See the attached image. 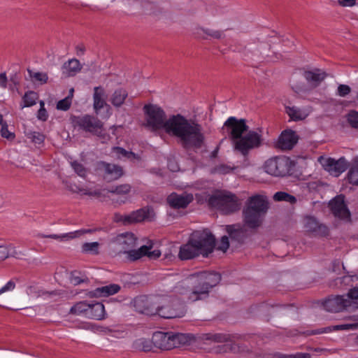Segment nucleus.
<instances>
[{
  "label": "nucleus",
  "instance_id": "obj_1",
  "mask_svg": "<svg viewBox=\"0 0 358 358\" xmlns=\"http://www.w3.org/2000/svg\"><path fill=\"white\" fill-rule=\"evenodd\" d=\"M220 280V275L215 272L194 273L177 283L170 295L141 296L134 300V306L137 311L146 315H158L167 319L180 317L184 314L183 308L177 303L171 307L173 298L187 303L204 299L208 296L209 289Z\"/></svg>",
  "mask_w": 358,
  "mask_h": 358
},
{
  "label": "nucleus",
  "instance_id": "obj_2",
  "mask_svg": "<svg viewBox=\"0 0 358 358\" xmlns=\"http://www.w3.org/2000/svg\"><path fill=\"white\" fill-rule=\"evenodd\" d=\"M164 132L178 138L187 146H201L204 140L201 126L180 114L169 116Z\"/></svg>",
  "mask_w": 358,
  "mask_h": 358
},
{
  "label": "nucleus",
  "instance_id": "obj_3",
  "mask_svg": "<svg viewBox=\"0 0 358 358\" xmlns=\"http://www.w3.org/2000/svg\"><path fill=\"white\" fill-rule=\"evenodd\" d=\"M224 127L230 134L235 148L243 154L258 147L261 143L259 132L248 131V127L243 120L231 117L225 122Z\"/></svg>",
  "mask_w": 358,
  "mask_h": 358
},
{
  "label": "nucleus",
  "instance_id": "obj_4",
  "mask_svg": "<svg viewBox=\"0 0 358 358\" xmlns=\"http://www.w3.org/2000/svg\"><path fill=\"white\" fill-rule=\"evenodd\" d=\"M114 244L118 252L125 254L127 258L131 261H135L145 256L150 259H156L162 255L161 250L155 247L152 243L135 250L137 238L132 233L127 232L118 235L114 241Z\"/></svg>",
  "mask_w": 358,
  "mask_h": 358
},
{
  "label": "nucleus",
  "instance_id": "obj_5",
  "mask_svg": "<svg viewBox=\"0 0 358 358\" xmlns=\"http://www.w3.org/2000/svg\"><path fill=\"white\" fill-rule=\"evenodd\" d=\"M215 247V238L208 231H196L189 241L182 245L178 257L182 260L192 259L199 255L208 256Z\"/></svg>",
  "mask_w": 358,
  "mask_h": 358
},
{
  "label": "nucleus",
  "instance_id": "obj_6",
  "mask_svg": "<svg viewBox=\"0 0 358 358\" xmlns=\"http://www.w3.org/2000/svg\"><path fill=\"white\" fill-rule=\"evenodd\" d=\"M267 209L268 202L266 196L257 194L250 197L243 210L245 226L250 229L259 227Z\"/></svg>",
  "mask_w": 358,
  "mask_h": 358
},
{
  "label": "nucleus",
  "instance_id": "obj_7",
  "mask_svg": "<svg viewBox=\"0 0 358 358\" xmlns=\"http://www.w3.org/2000/svg\"><path fill=\"white\" fill-rule=\"evenodd\" d=\"M323 307L329 312L358 308V287L351 289L346 295L329 298L323 303Z\"/></svg>",
  "mask_w": 358,
  "mask_h": 358
},
{
  "label": "nucleus",
  "instance_id": "obj_8",
  "mask_svg": "<svg viewBox=\"0 0 358 358\" xmlns=\"http://www.w3.org/2000/svg\"><path fill=\"white\" fill-rule=\"evenodd\" d=\"M145 113L144 126L149 130L161 134L164 132L166 127L165 112L157 105H146L143 108Z\"/></svg>",
  "mask_w": 358,
  "mask_h": 358
},
{
  "label": "nucleus",
  "instance_id": "obj_9",
  "mask_svg": "<svg viewBox=\"0 0 358 358\" xmlns=\"http://www.w3.org/2000/svg\"><path fill=\"white\" fill-rule=\"evenodd\" d=\"M206 201L210 206L226 214L238 210L241 206L238 198L227 191H217Z\"/></svg>",
  "mask_w": 358,
  "mask_h": 358
},
{
  "label": "nucleus",
  "instance_id": "obj_10",
  "mask_svg": "<svg viewBox=\"0 0 358 358\" xmlns=\"http://www.w3.org/2000/svg\"><path fill=\"white\" fill-rule=\"evenodd\" d=\"M292 162L286 157H275L267 159L264 164L265 172L272 176L284 177L292 169Z\"/></svg>",
  "mask_w": 358,
  "mask_h": 358
},
{
  "label": "nucleus",
  "instance_id": "obj_11",
  "mask_svg": "<svg viewBox=\"0 0 358 358\" xmlns=\"http://www.w3.org/2000/svg\"><path fill=\"white\" fill-rule=\"evenodd\" d=\"M72 124L76 128L83 129L99 136H101L103 130L102 122L95 117L89 115L73 117Z\"/></svg>",
  "mask_w": 358,
  "mask_h": 358
},
{
  "label": "nucleus",
  "instance_id": "obj_12",
  "mask_svg": "<svg viewBox=\"0 0 358 358\" xmlns=\"http://www.w3.org/2000/svg\"><path fill=\"white\" fill-rule=\"evenodd\" d=\"M185 338L183 334H173L171 332H155L152 336L155 346L162 350H170L176 348Z\"/></svg>",
  "mask_w": 358,
  "mask_h": 358
},
{
  "label": "nucleus",
  "instance_id": "obj_13",
  "mask_svg": "<svg viewBox=\"0 0 358 358\" xmlns=\"http://www.w3.org/2000/svg\"><path fill=\"white\" fill-rule=\"evenodd\" d=\"M107 94L103 88L96 87L94 89L93 107L96 115L108 119L110 115V106L106 103Z\"/></svg>",
  "mask_w": 358,
  "mask_h": 358
},
{
  "label": "nucleus",
  "instance_id": "obj_14",
  "mask_svg": "<svg viewBox=\"0 0 358 358\" xmlns=\"http://www.w3.org/2000/svg\"><path fill=\"white\" fill-rule=\"evenodd\" d=\"M318 161L329 174L336 177L343 173L348 166V162L343 157L336 160L330 157H320Z\"/></svg>",
  "mask_w": 358,
  "mask_h": 358
},
{
  "label": "nucleus",
  "instance_id": "obj_15",
  "mask_svg": "<svg viewBox=\"0 0 358 358\" xmlns=\"http://www.w3.org/2000/svg\"><path fill=\"white\" fill-rule=\"evenodd\" d=\"M329 206L334 215L343 220H349L350 213L345 203L344 196L339 195L332 199Z\"/></svg>",
  "mask_w": 358,
  "mask_h": 358
},
{
  "label": "nucleus",
  "instance_id": "obj_16",
  "mask_svg": "<svg viewBox=\"0 0 358 358\" xmlns=\"http://www.w3.org/2000/svg\"><path fill=\"white\" fill-rule=\"evenodd\" d=\"M298 141V136L296 133L292 130H285L280 135L277 142L276 147L281 150H290Z\"/></svg>",
  "mask_w": 358,
  "mask_h": 358
},
{
  "label": "nucleus",
  "instance_id": "obj_17",
  "mask_svg": "<svg viewBox=\"0 0 358 358\" xmlns=\"http://www.w3.org/2000/svg\"><path fill=\"white\" fill-rule=\"evenodd\" d=\"M193 199L192 194H178L172 193L167 197V202L173 208H185L193 201Z\"/></svg>",
  "mask_w": 358,
  "mask_h": 358
},
{
  "label": "nucleus",
  "instance_id": "obj_18",
  "mask_svg": "<svg viewBox=\"0 0 358 358\" xmlns=\"http://www.w3.org/2000/svg\"><path fill=\"white\" fill-rule=\"evenodd\" d=\"M131 190V187L128 184L120 185L119 186L115 187V188H112L110 190H103V193L98 191H92L86 189H80L79 190V193L82 195H88L92 196H97L100 197L101 194L105 195L106 194L111 193L116 194L117 195H124L127 194Z\"/></svg>",
  "mask_w": 358,
  "mask_h": 358
},
{
  "label": "nucleus",
  "instance_id": "obj_19",
  "mask_svg": "<svg viewBox=\"0 0 358 358\" xmlns=\"http://www.w3.org/2000/svg\"><path fill=\"white\" fill-rule=\"evenodd\" d=\"M304 228L307 232L315 236H324L328 234V229L325 225L320 224L313 217H307L304 219Z\"/></svg>",
  "mask_w": 358,
  "mask_h": 358
},
{
  "label": "nucleus",
  "instance_id": "obj_20",
  "mask_svg": "<svg viewBox=\"0 0 358 358\" xmlns=\"http://www.w3.org/2000/svg\"><path fill=\"white\" fill-rule=\"evenodd\" d=\"M100 169L103 171L104 178L108 181L117 180L123 174L122 168L115 164L102 162Z\"/></svg>",
  "mask_w": 358,
  "mask_h": 358
},
{
  "label": "nucleus",
  "instance_id": "obj_21",
  "mask_svg": "<svg viewBox=\"0 0 358 358\" xmlns=\"http://www.w3.org/2000/svg\"><path fill=\"white\" fill-rule=\"evenodd\" d=\"M154 217V210L151 207L147 206L132 212L127 216V220L129 222H142L151 220Z\"/></svg>",
  "mask_w": 358,
  "mask_h": 358
},
{
  "label": "nucleus",
  "instance_id": "obj_22",
  "mask_svg": "<svg viewBox=\"0 0 358 358\" xmlns=\"http://www.w3.org/2000/svg\"><path fill=\"white\" fill-rule=\"evenodd\" d=\"M87 312L89 319L101 320L106 317L105 307L101 303L90 302Z\"/></svg>",
  "mask_w": 358,
  "mask_h": 358
},
{
  "label": "nucleus",
  "instance_id": "obj_23",
  "mask_svg": "<svg viewBox=\"0 0 358 358\" xmlns=\"http://www.w3.org/2000/svg\"><path fill=\"white\" fill-rule=\"evenodd\" d=\"M286 112L289 117L295 121L306 119L311 112L310 107L297 108L296 106L287 107Z\"/></svg>",
  "mask_w": 358,
  "mask_h": 358
},
{
  "label": "nucleus",
  "instance_id": "obj_24",
  "mask_svg": "<svg viewBox=\"0 0 358 358\" xmlns=\"http://www.w3.org/2000/svg\"><path fill=\"white\" fill-rule=\"evenodd\" d=\"M195 34L203 39H221L224 36L223 31L203 27L196 28Z\"/></svg>",
  "mask_w": 358,
  "mask_h": 358
},
{
  "label": "nucleus",
  "instance_id": "obj_25",
  "mask_svg": "<svg viewBox=\"0 0 358 358\" xmlns=\"http://www.w3.org/2000/svg\"><path fill=\"white\" fill-rule=\"evenodd\" d=\"M82 65L76 59H71L62 66V74L66 77L73 76L80 71Z\"/></svg>",
  "mask_w": 358,
  "mask_h": 358
},
{
  "label": "nucleus",
  "instance_id": "obj_26",
  "mask_svg": "<svg viewBox=\"0 0 358 358\" xmlns=\"http://www.w3.org/2000/svg\"><path fill=\"white\" fill-rule=\"evenodd\" d=\"M110 155L113 158L122 160H130L131 162H134L138 159L134 153L127 151L120 147H114L110 152Z\"/></svg>",
  "mask_w": 358,
  "mask_h": 358
},
{
  "label": "nucleus",
  "instance_id": "obj_27",
  "mask_svg": "<svg viewBox=\"0 0 358 358\" xmlns=\"http://www.w3.org/2000/svg\"><path fill=\"white\" fill-rule=\"evenodd\" d=\"M227 231L229 237L237 241H241L247 235L246 230L240 224H234L227 227Z\"/></svg>",
  "mask_w": 358,
  "mask_h": 358
},
{
  "label": "nucleus",
  "instance_id": "obj_28",
  "mask_svg": "<svg viewBox=\"0 0 358 358\" xmlns=\"http://www.w3.org/2000/svg\"><path fill=\"white\" fill-rule=\"evenodd\" d=\"M120 289L119 285L112 284L96 289L94 295L96 297H106L117 293Z\"/></svg>",
  "mask_w": 358,
  "mask_h": 358
},
{
  "label": "nucleus",
  "instance_id": "obj_29",
  "mask_svg": "<svg viewBox=\"0 0 358 358\" xmlns=\"http://www.w3.org/2000/svg\"><path fill=\"white\" fill-rule=\"evenodd\" d=\"M325 73L320 70H314L305 73V78L307 81L312 85L316 86L322 80H324Z\"/></svg>",
  "mask_w": 358,
  "mask_h": 358
},
{
  "label": "nucleus",
  "instance_id": "obj_30",
  "mask_svg": "<svg viewBox=\"0 0 358 358\" xmlns=\"http://www.w3.org/2000/svg\"><path fill=\"white\" fill-rule=\"evenodd\" d=\"M127 92L122 88L117 89L110 96V102L115 107L121 106L126 98L127 97Z\"/></svg>",
  "mask_w": 358,
  "mask_h": 358
},
{
  "label": "nucleus",
  "instance_id": "obj_31",
  "mask_svg": "<svg viewBox=\"0 0 358 358\" xmlns=\"http://www.w3.org/2000/svg\"><path fill=\"white\" fill-rule=\"evenodd\" d=\"M90 308V302L80 301L75 303L70 309V313L88 318V308Z\"/></svg>",
  "mask_w": 358,
  "mask_h": 358
},
{
  "label": "nucleus",
  "instance_id": "obj_32",
  "mask_svg": "<svg viewBox=\"0 0 358 358\" xmlns=\"http://www.w3.org/2000/svg\"><path fill=\"white\" fill-rule=\"evenodd\" d=\"M153 341L145 338H140L135 340L133 343V348L139 350L148 352L153 348Z\"/></svg>",
  "mask_w": 358,
  "mask_h": 358
},
{
  "label": "nucleus",
  "instance_id": "obj_33",
  "mask_svg": "<svg viewBox=\"0 0 358 358\" xmlns=\"http://www.w3.org/2000/svg\"><path fill=\"white\" fill-rule=\"evenodd\" d=\"M348 178L351 184L358 185V157L352 161V164L348 173Z\"/></svg>",
  "mask_w": 358,
  "mask_h": 358
},
{
  "label": "nucleus",
  "instance_id": "obj_34",
  "mask_svg": "<svg viewBox=\"0 0 358 358\" xmlns=\"http://www.w3.org/2000/svg\"><path fill=\"white\" fill-rule=\"evenodd\" d=\"M350 320L352 322L351 323L342 324L335 325L332 327L334 330H355L358 329V317L356 316L351 317Z\"/></svg>",
  "mask_w": 358,
  "mask_h": 358
},
{
  "label": "nucleus",
  "instance_id": "obj_35",
  "mask_svg": "<svg viewBox=\"0 0 358 358\" xmlns=\"http://www.w3.org/2000/svg\"><path fill=\"white\" fill-rule=\"evenodd\" d=\"M89 232H92V230L91 229L79 230V231H76L73 232H70L68 234H64L62 235H57V234L48 235V236H45V237L51 238H54V239L73 238L77 237L78 236H80L85 233H89Z\"/></svg>",
  "mask_w": 358,
  "mask_h": 358
},
{
  "label": "nucleus",
  "instance_id": "obj_36",
  "mask_svg": "<svg viewBox=\"0 0 358 358\" xmlns=\"http://www.w3.org/2000/svg\"><path fill=\"white\" fill-rule=\"evenodd\" d=\"M28 72L32 81L36 83L42 85L48 81V77L45 73L31 70H29Z\"/></svg>",
  "mask_w": 358,
  "mask_h": 358
},
{
  "label": "nucleus",
  "instance_id": "obj_37",
  "mask_svg": "<svg viewBox=\"0 0 358 358\" xmlns=\"http://www.w3.org/2000/svg\"><path fill=\"white\" fill-rule=\"evenodd\" d=\"M38 95L36 92L30 91L27 92L23 96V104L22 108L30 107L36 103Z\"/></svg>",
  "mask_w": 358,
  "mask_h": 358
},
{
  "label": "nucleus",
  "instance_id": "obj_38",
  "mask_svg": "<svg viewBox=\"0 0 358 358\" xmlns=\"http://www.w3.org/2000/svg\"><path fill=\"white\" fill-rule=\"evenodd\" d=\"M273 199L277 201H287L290 203H294L296 201V198L284 192H278L273 195Z\"/></svg>",
  "mask_w": 358,
  "mask_h": 358
},
{
  "label": "nucleus",
  "instance_id": "obj_39",
  "mask_svg": "<svg viewBox=\"0 0 358 358\" xmlns=\"http://www.w3.org/2000/svg\"><path fill=\"white\" fill-rule=\"evenodd\" d=\"M206 339L210 340L215 343H224L230 339V336L224 334H208L206 336Z\"/></svg>",
  "mask_w": 358,
  "mask_h": 358
},
{
  "label": "nucleus",
  "instance_id": "obj_40",
  "mask_svg": "<svg viewBox=\"0 0 358 358\" xmlns=\"http://www.w3.org/2000/svg\"><path fill=\"white\" fill-rule=\"evenodd\" d=\"M99 248L98 242L85 243L83 245L82 249L84 252L90 254H96Z\"/></svg>",
  "mask_w": 358,
  "mask_h": 358
},
{
  "label": "nucleus",
  "instance_id": "obj_41",
  "mask_svg": "<svg viewBox=\"0 0 358 358\" xmlns=\"http://www.w3.org/2000/svg\"><path fill=\"white\" fill-rule=\"evenodd\" d=\"M71 103V96H66L57 102V109L66 111L70 108Z\"/></svg>",
  "mask_w": 358,
  "mask_h": 358
},
{
  "label": "nucleus",
  "instance_id": "obj_42",
  "mask_svg": "<svg viewBox=\"0 0 358 358\" xmlns=\"http://www.w3.org/2000/svg\"><path fill=\"white\" fill-rule=\"evenodd\" d=\"M347 120L352 127L358 129V112L350 111L347 115Z\"/></svg>",
  "mask_w": 358,
  "mask_h": 358
},
{
  "label": "nucleus",
  "instance_id": "obj_43",
  "mask_svg": "<svg viewBox=\"0 0 358 358\" xmlns=\"http://www.w3.org/2000/svg\"><path fill=\"white\" fill-rule=\"evenodd\" d=\"M28 137L31 140L33 143L36 144H41L45 138L43 134L36 131L29 133Z\"/></svg>",
  "mask_w": 358,
  "mask_h": 358
},
{
  "label": "nucleus",
  "instance_id": "obj_44",
  "mask_svg": "<svg viewBox=\"0 0 358 358\" xmlns=\"http://www.w3.org/2000/svg\"><path fill=\"white\" fill-rule=\"evenodd\" d=\"M71 166L78 176L81 177H85L87 175V171L81 164L77 162H73L71 163Z\"/></svg>",
  "mask_w": 358,
  "mask_h": 358
},
{
  "label": "nucleus",
  "instance_id": "obj_45",
  "mask_svg": "<svg viewBox=\"0 0 358 358\" xmlns=\"http://www.w3.org/2000/svg\"><path fill=\"white\" fill-rule=\"evenodd\" d=\"M229 246V238L226 236H224L222 237L220 241L218 243L217 245V250L225 252Z\"/></svg>",
  "mask_w": 358,
  "mask_h": 358
},
{
  "label": "nucleus",
  "instance_id": "obj_46",
  "mask_svg": "<svg viewBox=\"0 0 358 358\" xmlns=\"http://www.w3.org/2000/svg\"><path fill=\"white\" fill-rule=\"evenodd\" d=\"M44 106H45L44 102L43 101H40V109L38 111L37 117L38 120H42V121H45L48 117V113H47L46 110L45 109Z\"/></svg>",
  "mask_w": 358,
  "mask_h": 358
},
{
  "label": "nucleus",
  "instance_id": "obj_47",
  "mask_svg": "<svg viewBox=\"0 0 358 358\" xmlns=\"http://www.w3.org/2000/svg\"><path fill=\"white\" fill-rule=\"evenodd\" d=\"M1 135L2 137L7 139H12L14 138V134L8 130V127L6 122L2 124L1 128Z\"/></svg>",
  "mask_w": 358,
  "mask_h": 358
},
{
  "label": "nucleus",
  "instance_id": "obj_48",
  "mask_svg": "<svg viewBox=\"0 0 358 358\" xmlns=\"http://www.w3.org/2000/svg\"><path fill=\"white\" fill-rule=\"evenodd\" d=\"M127 334V332L123 327H118L111 330V336L115 338H124Z\"/></svg>",
  "mask_w": 358,
  "mask_h": 358
},
{
  "label": "nucleus",
  "instance_id": "obj_49",
  "mask_svg": "<svg viewBox=\"0 0 358 358\" xmlns=\"http://www.w3.org/2000/svg\"><path fill=\"white\" fill-rule=\"evenodd\" d=\"M15 287V284L12 280L7 282V283L0 289V295L6 292H10Z\"/></svg>",
  "mask_w": 358,
  "mask_h": 358
},
{
  "label": "nucleus",
  "instance_id": "obj_50",
  "mask_svg": "<svg viewBox=\"0 0 358 358\" xmlns=\"http://www.w3.org/2000/svg\"><path fill=\"white\" fill-rule=\"evenodd\" d=\"M350 92V87L346 85H340L338 87V94L341 96H345Z\"/></svg>",
  "mask_w": 358,
  "mask_h": 358
},
{
  "label": "nucleus",
  "instance_id": "obj_51",
  "mask_svg": "<svg viewBox=\"0 0 358 358\" xmlns=\"http://www.w3.org/2000/svg\"><path fill=\"white\" fill-rule=\"evenodd\" d=\"M281 358H310V355L308 353L297 352L291 355H284Z\"/></svg>",
  "mask_w": 358,
  "mask_h": 358
},
{
  "label": "nucleus",
  "instance_id": "obj_52",
  "mask_svg": "<svg viewBox=\"0 0 358 358\" xmlns=\"http://www.w3.org/2000/svg\"><path fill=\"white\" fill-rule=\"evenodd\" d=\"M9 255V248L6 245H0V260L7 258Z\"/></svg>",
  "mask_w": 358,
  "mask_h": 358
},
{
  "label": "nucleus",
  "instance_id": "obj_53",
  "mask_svg": "<svg viewBox=\"0 0 358 358\" xmlns=\"http://www.w3.org/2000/svg\"><path fill=\"white\" fill-rule=\"evenodd\" d=\"M338 3L343 7H352L357 5L356 0H338Z\"/></svg>",
  "mask_w": 358,
  "mask_h": 358
},
{
  "label": "nucleus",
  "instance_id": "obj_54",
  "mask_svg": "<svg viewBox=\"0 0 358 358\" xmlns=\"http://www.w3.org/2000/svg\"><path fill=\"white\" fill-rule=\"evenodd\" d=\"M231 170L232 169L229 166H227L224 165H220V166L217 167V169H216V171L219 173L226 174V173H229Z\"/></svg>",
  "mask_w": 358,
  "mask_h": 358
},
{
  "label": "nucleus",
  "instance_id": "obj_55",
  "mask_svg": "<svg viewBox=\"0 0 358 358\" xmlns=\"http://www.w3.org/2000/svg\"><path fill=\"white\" fill-rule=\"evenodd\" d=\"M7 85V77L6 73H0V87L5 89Z\"/></svg>",
  "mask_w": 358,
  "mask_h": 358
},
{
  "label": "nucleus",
  "instance_id": "obj_56",
  "mask_svg": "<svg viewBox=\"0 0 358 358\" xmlns=\"http://www.w3.org/2000/svg\"><path fill=\"white\" fill-rule=\"evenodd\" d=\"M169 168L172 171H177L178 169V167L177 164H173V163L172 162H169Z\"/></svg>",
  "mask_w": 358,
  "mask_h": 358
},
{
  "label": "nucleus",
  "instance_id": "obj_57",
  "mask_svg": "<svg viewBox=\"0 0 358 358\" xmlns=\"http://www.w3.org/2000/svg\"><path fill=\"white\" fill-rule=\"evenodd\" d=\"M349 279H350L352 281H355V280L358 279V276L357 275H352V276L345 277L344 278L345 280H348Z\"/></svg>",
  "mask_w": 358,
  "mask_h": 358
},
{
  "label": "nucleus",
  "instance_id": "obj_58",
  "mask_svg": "<svg viewBox=\"0 0 358 358\" xmlns=\"http://www.w3.org/2000/svg\"><path fill=\"white\" fill-rule=\"evenodd\" d=\"M73 92H74L73 89V88H71V89L69 90V96H71V101H72V97H73Z\"/></svg>",
  "mask_w": 358,
  "mask_h": 358
},
{
  "label": "nucleus",
  "instance_id": "obj_59",
  "mask_svg": "<svg viewBox=\"0 0 358 358\" xmlns=\"http://www.w3.org/2000/svg\"><path fill=\"white\" fill-rule=\"evenodd\" d=\"M6 122L3 121V115L0 114V126L2 127Z\"/></svg>",
  "mask_w": 358,
  "mask_h": 358
},
{
  "label": "nucleus",
  "instance_id": "obj_60",
  "mask_svg": "<svg viewBox=\"0 0 358 358\" xmlns=\"http://www.w3.org/2000/svg\"><path fill=\"white\" fill-rule=\"evenodd\" d=\"M266 61H268V62H275V59H266Z\"/></svg>",
  "mask_w": 358,
  "mask_h": 358
},
{
  "label": "nucleus",
  "instance_id": "obj_61",
  "mask_svg": "<svg viewBox=\"0 0 358 358\" xmlns=\"http://www.w3.org/2000/svg\"><path fill=\"white\" fill-rule=\"evenodd\" d=\"M261 54L262 55L263 57H266L267 55H266L264 52H261Z\"/></svg>",
  "mask_w": 358,
  "mask_h": 358
},
{
  "label": "nucleus",
  "instance_id": "obj_62",
  "mask_svg": "<svg viewBox=\"0 0 358 358\" xmlns=\"http://www.w3.org/2000/svg\"><path fill=\"white\" fill-rule=\"evenodd\" d=\"M83 51H84V50H82V49H81V50H80V52H81V53H83Z\"/></svg>",
  "mask_w": 358,
  "mask_h": 358
},
{
  "label": "nucleus",
  "instance_id": "obj_63",
  "mask_svg": "<svg viewBox=\"0 0 358 358\" xmlns=\"http://www.w3.org/2000/svg\"><path fill=\"white\" fill-rule=\"evenodd\" d=\"M357 5H358V3H357Z\"/></svg>",
  "mask_w": 358,
  "mask_h": 358
}]
</instances>
